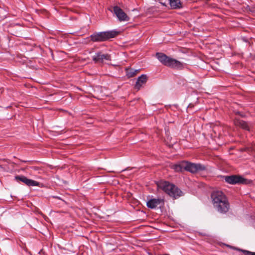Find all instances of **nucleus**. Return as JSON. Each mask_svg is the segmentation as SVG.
I'll use <instances>...</instances> for the list:
<instances>
[{
	"label": "nucleus",
	"mask_w": 255,
	"mask_h": 255,
	"mask_svg": "<svg viewBox=\"0 0 255 255\" xmlns=\"http://www.w3.org/2000/svg\"><path fill=\"white\" fill-rule=\"evenodd\" d=\"M214 207L220 213H226L229 209V204L223 192L216 191L212 194Z\"/></svg>",
	"instance_id": "1"
},
{
	"label": "nucleus",
	"mask_w": 255,
	"mask_h": 255,
	"mask_svg": "<svg viewBox=\"0 0 255 255\" xmlns=\"http://www.w3.org/2000/svg\"><path fill=\"white\" fill-rule=\"evenodd\" d=\"M158 187L162 189L170 196L176 198L181 195L182 192L174 185L166 181H161L157 184Z\"/></svg>",
	"instance_id": "2"
},
{
	"label": "nucleus",
	"mask_w": 255,
	"mask_h": 255,
	"mask_svg": "<svg viewBox=\"0 0 255 255\" xmlns=\"http://www.w3.org/2000/svg\"><path fill=\"white\" fill-rule=\"evenodd\" d=\"M117 33L115 31H105L95 33L91 36V40L94 42L106 41L115 37Z\"/></svg>",
	"instance_id": "3"
},
{
	"label": "nucleus",
	"mask_w": 255,
	"mask_h": 255,
	"mask_svg": "<svg viewBox=\"0 0 255 255\" xmlns=\"http://www.w3.org/2000/svg\"><path fill=\"white\" fill-rule=\"evenodd\" d=\"M184 165L185 170L191 173H195L205 169V166L202 164L193 163L187 161H185V163H183Z\"/></svg>",
	"instance_id": "4"
},
{
	"label": "nucleus",
	"mask_w": 255,
	"mask_h": 255,
	"mask_svg": "<svg viewBox=\"0 0 255 255\" xmlns=\"http://www.w3.org/2000/svg\"><path fill=\"white\" fill-rule=\"evenodd\" d=\"M114 12L120 21H128L129 20V17L127 14L119 6L114 7Z\"/></svg>",
	"instance_id": "5"
},
{
	"label": "nucleus",
	"mask_w": 255,
	"mask_h": 255,
	"mask_svg": "<svg viewBox=\"0 0 255 255\" xmlns=\"http://www.w3.org/2000/svg\"><path fill=\"white\" fill-rule=\"evenodd\" d=\"M225 180L228 183L232 184L243 183L245 182V179L237 175L225 176Z\"/></svg>",
	"instance_id": "6"
},
{
	"label": "nucleus",
	"mask_w": 255,
	"mask_h": 255,
	"mask_svg": "<svg viewBox=\"0 0 255 255\" xmlns=\"http://www.w3.org/2000/svg\"><path fill=\"white\" fill-rule=\"evenodd\" d=\"M93 60L96 63H102L104 60H111V56L108 54H104L100 52L93 56Z\"/></svg>",
	"instance_id": "7"
},
{
	"label": "nucleus",
	"mask_w": 255,
	"mask_h": 255,
	"mask_svg": "<svg viewBox=\"0 0 255 255\" xmlns=\"http://www.w3.org/2000/svg\"><path fill=\"white\" fill-rule=\"evenodd\" d=\"M163 199L160 198H154L150 199L147 201L146 203V205L149 208L154 209L157 207L158 205L163 204Z\"/></svg>",
	"instance_id": "8"
},
{
	"label": "nucleus",
	"mask_w": 255,
	"mask_h": 255,
	"mask_svg": "<svg viewBox=\"0 0 255 255\" xmlns=\"http://www.w3.org/2000/svg\"><path fill=\"white\" fill-rule=\"evenodd\" d=\"M15 178L16 179L20 180L29 186H38L39 185V182L28 179L25 176H17Z\"/></svg>",
	"instance_id": "9"
},
{
	"label": "nucleus",
	"mask_w": 255,
	"mask_h": 255,
	"mask_svg": "<svg viewBox=\"0 0 255 255\" xmlns=\"http://www.w3.org/2000/svg\"><path fill=\"white\" fill-rule=\"evenodd\" d=\"M147 80V77L146 75H141L137 80L135 85V88L139 90L142 86L146 83Z\"/></svg>",
	"instance_id": "10"
},
{
	"label": "nucleus",
	"mask_w": 255,
	"mask_h": 255,
	"mask_svg": "<svg viewBox=\"0 0 255 255\" xmlns=\"http://www.w3.org/2000/svg\"><path fill=\"white\" fill-rule=\"evenodd\" d=\"M167 66L176 69H181L183 67V64L179 61L170 58Z\"/></svg>",
	"instance_id": "11"
},
{
	"label": "nucleus",
	"mask_w": 255,
	"mask_h": 255,
	"mask_svg": "<svg viewBox=\"0 0 255 255\" xmlns=\"http://www.w3.org/2000/svg\"><path fill=\"white\" fill-rule=\"evenodd\" d=\"M156 56L157 59L160 61V62H161L164 65L167 66L170 57L167 56L164 54L160 53H157Z\"/></svg>",
	"instance_id": "12"
},
{
	"label": "nucleus",
	"mask_w": 255,
	"mask_h": 255,
	"mask_svg": "<svg viewBox=\"0 0 255 255\" xmlns=\"http://www.w3.org/2000/svg\"><path fill=\"white\" fill-rule=\"evenodd\" d=\"M183 163H185V161L179 162L178 164H173L171 166V168L176 172L182 171L183 169L185 170V167L184 165L183 166Z\"/></svg>",
	"instance_id": "13"
},
{
	"label": "nucleus",
	"mask_w": 255,
	"mask_h": 255,
	"mask_svg": "<svg viewBox=\"0 0 255 255\" xmlns=\"http://www.w3.org/2000/svg\"><path fill=\"white\" fill-rule=\"evenodd\" d=\"M170 6L173 8H179L181 6L180 0H169Z\"/></svg>",
	"instance_id": "14"
},
{
	"label": "nucleus",
	"mask_w": 255,
	"mask_h": 255,
	"mask_svg": "<svg viewBox=\"0 0 255 255\" xmlns=\"http://www.w3.org/2000/svg\"><path fill=\"white\" fill-rule=\"evenodd\" d=\"M236 124L244 129L249 130L250 128L248 124L243 121H237Z\"/></svg>",
	"instance_id": "15"
},
{
	"label": "nucleus",
	"mask_w": 255,
	"mask_h": 255,
	"mask_svg": "<svg viewBox=\"0 0 255 255\" xmlns=\"http://www.w3.org/2000/svg\"><path fill=\"white\" fill-rule=\"evenodd\" d=\"M139 70H134L132 69H127V75L128 77H132L136 75L139 72Z\"/></svg>",
	"instance_id": "16"
},
{
	"label": "nucleus",
	"mask_w": 255,
	"mask_h": 255,
	"mask_svg": "<svg viewBox=\"0 0 255 255\" xmlns=\"http://www.w3.org/2000/svg\"><path fill=\"white\" fill-rule=\"evenodd\" d=\"M239 250L240 251H242L246 255H255V253H254V252H251L246 251V250Z\"/></svg>",
	"instance_id": "17"
}]
</instances>
